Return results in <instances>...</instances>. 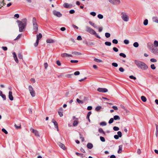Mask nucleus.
I'll list each match as a JSON object with an SVG mask.
<instances>
[{
  "label": "nucleus",
  "instance_id": "f257e3e1",
  "mask_svg": "<svg viewBox=\"0 0 158 158\" xmlns=\"http://www.w3.org/2000/svg\"><path fill=\"white\" fill-rule=\"evenodd\" d=\"M27 20L26 18L23 19L22 21L18 20L17 22L19 27V31L20 32H22L24 31L25 27L26 25Z\"/></svg>",
  "mask_w": 158,
  "mask_h": 158
},
{
  "label": "nucleus",
  "instance_id": "09e8293b",
  "mask_svg": "<svg viewBox=\"0 0 158 158\" xmlns=\"http://www.w3.org/2000/svg\"><path fill=\"white\" fill-rule=\"evenodd\" d=\"M117 135H118L119 137H121L122 136V132L120 131H118L117 132Z\"/></svg>",
  "mask_w": 158,
  "mask_h": 158
},
{
  "label": "nucleus",
  "instance_id": "0eeeda50",
  "mask_svg": "<svg viewBox=\"0 0 158 158\" xmlns=\"http://www.w3.org/2000/svg\"><path fill=\"white\" fill-rule=\"evenodd\" d=\"M37 40L36 42L34 44V45L35 47H37L39 44V40L42 37V35L41 33H39L38 35H37Z\"/></svg>",
  "mask_w": 158,
  "mask_h": 158
},
{
  "label": "nucleus",
  "instance_id": "72a5a7b5",
  "mask_svg": "<svg viewBox=\"0 0 158 158\" xmlns=\"http://www.w3.org/2000/svg\"><path fill=\"white\" fill-rule=\"evenodd\" d=\"M21 35H22V34H19L16 37V38L14 40H16L19 39L21 37Z\"/></svg>",
  "mask_w": 158,
  "mask_h": 158
},
{
  "label": "nucleus",
  "instance_id": "a18cd8bd",
  "mask_svg": "<svg viewBox=\"0 0 158 158\" xmlns=\"http://www.w3.org/2000/svg\"><path fill=\"white\" fill-rule=\"evenodd\" d=\"M2 131L4 133L6 134H8V132L4 128H3L2 130Z\"/></svg>",
  "mask_w": 158,
  "mask_h": 158
},
{
  "label": "nucleus",
  "instance_id": "680f3d73",
  "mask_svg": "<svg viewBox=\"0 0 158 158\" xmlns=\"http://www.w3.org/2000/svg\"><path fill=\"white\" fill-rule=\"evenodd\" d=\"M129 78L131 79H133L134 80H136V77H134L132 75H131L129 76Z\"/></svg>",
  "mask_w": 158,
  "mask_h": 158
},
{
  "label": "nucleus",
  "instance_id": "58836bf2",
  "mask_svg": "<svg viewBox=\"0 0 158 158\" xmlns=\"http://www.w3.org/2000/svg\"><path fill=\"white\" fill-rule=\"evenodd\" d=\"M98 17L100 19H102L103 18V16L102 14H99L98 15Z\"/></svg>",
  "mask_w": 158,
  "mask_h": 158
},
{
  "label": "nucleus",
  "instance_id": "6ab92c4d",
  "mask_svg": "<svg viewBox=\"0 0 158 158\" xmlns=\"http://www.w3.org/2000/svg\"><path fill=\"white\" fill-rule=\"evenodd\" d=\"M60 111H59L58 112V114L61 117H62L63 116V108L61 107L60 108Z\"/></svg>",
  "mask_w": 158,
  "mask_h": 158
},
{
  "label": "nucleus",
  "instance_id": "69168bd1",
  "mask_svg": "<svg viewBox=\"0 0 158 158\" xmlns=\"http://www.w3.org/2000/svg\"><path fill=\"white\" fill-rule=\"evenodd\" d=\"M77 40H82V38L80 35H79L77 37Z\"/></svg>",
  "mask_w": 158,
  "mask_h": 158
},
{
  "label": "nucleus",
  "instance_id": "338daca9",
  "mask_svg": "<svg viewBox=\"0 0 158 158\" xmlns=\"http://www.w3.org/2000/svg\"><path fill=\"white\" fill-rule=\"evenodd\" d=\"M78 60H71L70 62L72 63H77L78 62Z\"/></svg>",
  "mask_w": 158,
  "mask_h": 158
},
{
  "label": "nucleus",
  "instance_id": "bb28decb",
  "mask_svg": "<svg viewBox=\"0 0 158 158\" xmlns=\"http://www.w3.org/2000/svg\"><path fill=\"white\" fill-rule=\"evenodd\" d=\"M113 118L114 120H119L120 119L119 116L117 115L114 116Z\"/></svg>",
  "mask_w": 158,
  "mask_h": 158
},
{
  "label": "nucleus",
  "instance_id": "9d476101",
  "mask_svg": "<svg viewBox=\"0 0 158 158\" xmlns=\"http://www.w3.org/2000/svg\"><path fill=\"white\" fill-rule=\"evenodd\" d=\"M97 90L100 92L106 93L108 92V89L105 88H99Z\"/></svg>",
  "mask_w": 158,
  "mask_h": 158
},
{
  "label": "nucleus",
  "instance_id": "39448f33",
  "mask_svg": "<svg viewBox=\"0 0 158 158\" xmlns=\"http://www.w3.org/2000/svg\"><path fill=\"white\" fill-rule=\"evenodd\" d=\"M85 30L87 32H89L91 34L94 35V34H96V32L94 30L88 26H86V27Z\"/></svg>",
  "mask_w": 158,
  "mask_h": 158
},
{
  "label": "nucleus",
  "instance_id": "20e7f679",
  "mask_svg": "<svg viewBox=\"0 0 158 158\" xmlns=\"http://www.w3.org/2000/svg\"><path fill=\"white\" fill-rule=\"evenodd\" d=\"M121 17L124 21L127 22L129 20V17L126 13L122 12L121 14Z\"/></svg>",
  "mask_w": 158,
  "mask_h": 158
},
{
  "label": "nucleus",
  "instance_id": "a211bd4d",
  "mask_svg": "<svg viewBox=\"0 0 158 158\" xmlns=\"http://www.w3.org/2000/svg\"><path fill=\"white\" fill-rule=\"evenodd\" d=\"M58 145L59 146L60 148H62V149H63V150L65 149V147L64 145L62 143H61L60 142H58Z\"/></svg>",
  "mask_w": 158,
  "mask_h": 158
},
{
  "label": "nucleus",
  "instance_id": "9b49d317",
  "mask_svg": "<svg viewBox=\"0 0 158 158\" xmlns=\"http://www.w3.org/2000/svg\"><path fill=\"white\" fill-rule=\"evenodd\" d=\"M31 132L33 133L35 136L39 137H40L38 131L32 128L31 129Z\"/></svg>",
  "mask_w": 158,
  "mask_h": 158
},
{
  "label": "nucleus",
  "instance_id": "4468645a",
  "mask_svg": "<svg viewBox=\"0 0 158 158\" xmlns=\"http://www.w3.org/2000/svg\"><path fill=\"white\" fill-rule=\"evenodd\" d=\"M52 122L53 123L54 125H55V127L56 128L57 131H59L58 125L57 122L54 119H52Z\"/></svg>",
  "mask_w": 158,
  "mask_h": 158
},
{
  "label": "nucleus",
  "instance_id": "c9c22d12",
  "mask_svg": "<svg viewBox=\"0 0 158 158\" xmlns=\"http://www.w3.org/2000/svg\"><path fill=\"white\" fill-rule=\"evenodd\" d=\"M98 131L100 133H102L104 134H105V132L104 131L103 129L101 128H100L99 129Z\"/></svg>",
  "mask_w": 158,
  "mask_h": 158
},
{
  "label": "nucleus",
  "instance_id": "7c9ffc66",
  "mask_svg": "<svg viewBox=\"0 0 158 158\" xmlns=\"http://www.w3.org/2000/svg\"><path fill=\"white\" fill-rule=\"evenodd\" d=\"M75 153L77 156H81V158H83L84 157L83 154L79 153L77 152H76Z\"/></svg>",
  "mask_w": 158,
  "mask_h": 158
},
{
  "label": "nucleus",
  "instance_id": "c85d7f7f",
  "mask_svg": "<svg viewBox=\"0 0 158 158\" xmlns=\"http://www.w3.org/2000/svg\"><path fill=\"white\" fill-rule=\"evenodd\" d=\"M94 60L98 63H100L102 62V60L96 58H95L94 59Z\"/></svg>",
  "mask_w": 158,
  "mask_h": 158
},
{
  "label": "nucleus",
  "instance_id": "49530a36",
  "mask_svg": "<svg viewBox=\"0 0 158 158\" xmlns=\"http://www.w3.org/2000/svg\"><path fill=\"white\" fill-rule=\"evenodd\" d=\"M100 139L101 141L102 142H104L105 141V139L104 137L102 136H100Z\"/></svg>",
  "mask_w": 158,
  "mask_h": 158
},
{
  "label": "nucleus",
  "instance_id": "423d86ee",
  "mask_svg": "<svg viewBox=\"0 0 158 158\" xmlns=\"http://www.w3.org/2000/svg\"><path fill=\"white\" fill-rule=\"evenodd\" d=\"M28 89L31 96L32 97H34L35 95V91L34 90L33 88L31 85H29V86Z\"/></svg>",
  "mask_w": 158,
  "mask_h": 158
},
{
  "label": "nucleus",
  "instance_id": "79ce46f5",
  "mask_svg": "<svg viewBox=\"0 0 158 158\" xmlns=\"http://www.w3.org/2000/svg\"><path fill=\"white\" fill-rule=\"evenodd\" d=\"M105 36L106 38H109L110 37V34L109 33L106 32L105 34Z\"/></svg>",
  "mask_w": 158,
  "mask_h": 158
},
{
  "label": "nucleus",
  "instance_id": "412c9836",
  "mask_svg": "<svg viewBox=\"0 0 158 158\" xmlns=\"http://www.w3.org/2000/svg\"><path fill=\"white\" fill-rule=\"evenodd\" d=\"M87 147L88 148L91 149L93 147V145L91 143H88L87 145Z\"/></svg>",
  "mask_w": 158,
  "mask_h": 158
},
{
  "label": "nucleus",
  "instance_id": "7ed1b4c3",
  "mask_svg": "<svg viewBox=\"0 0 158 158\" xmlns=\"http://www.w3.org/2000/svg\"><path fill=\"white\" fill-rule=\"evenodd\" d=\"M33 30L37 32L38 30V26L37 23L36 19L35 18H33L32 20Z\"/></svg>",
  "mask_w": 158,
  "mask_h": 158
},
{
  "label": "nucleus",
  "instance_id": "473e14b6",
  "mask_svg": "<svg viewBox=\"0 0 158 158\" xmlns=\"http://www.w3.org/2000/svg\"><path fill=\"white\" fill-rule=\"evenodd\" d=\"M143 23L144 25L146 26L148 24V20L147 19H145L143 21Z\"/></svg>",
  "mask_w": 158,
  "mask_h": 158
},
{
  "label": "nucleus",
  "instance_id": "0e129e2a",
  "mask_svg": "<svg viewBox=\"0 0 158 158\" xmlns=\"http://www.w3.org/2000/svg\"><path fill=\"white\" fill-rule=\"evenodd\" d=\"M113 49L115 52H118V49L116 47H114Z\"/></svg>",
  "mask_w": 158,
  "mask_h": 158
},
{
  "label": "nucleus",
  "instance_id": "6e6d98bb",
  "mask_svg": "<svg viewBox=\"0 0 158 158\" xmlns=\"http://www.w3.org/2000/svg\"><path fill=\"white\" fill-rule=\"evenodd\" d=\"M150 61L152 62H156L157 61L156 59L154 58H152L150 59Z\"/></svg>",
  "mask_w": 158,
  "mask_h": 158
},
{
  "label": "nucleus",
  "instance_id": "c03bdc74",
  "mask_svg": "<svg viewBox=\"0 0 158 158\" xmlns=\"http://www.w3.org/2000/svg\"><path fill=\"white\" fill-rule=\"evenodd\" d=\"M119 56L123 57V58H125L126 57V55L125 54L122 53H120L119 54Z\"/></svg>",
  "mask_w": 158,
  "mask_h": 158
},
{
  "label": "nucleus",
  "instance_id": "cd10ccee",
  "mask_svg": "<svg viewBox=\"0 0 158 158\" xmlns=\"http://www.w3.org/2000/svg\"><path fill=\"white\" fill-rule=\"evenodd\" d=\"M141 100L144 102H146L147 101L146 98L145 96H141Z\"/></svg>",
  "mask_w": 158,
  "mask_h": 158
},
{
  "label": "nucleus",
  "instance_id": "e433bc0d",
  "mask_svg": "<svg viewBox=\"0 0 158 158\" xmlns=\"http://www.w3.org/2000/svg\"><path fill=\"white\" fill-rule=\"evenodd\" d=\"M105 44L106 46H110L111 45V44L110 42H106L105 43Z\"/></svg>",
  "mask_w": 158,
  "mask_h": 158
},
{
  "label": "nucleus",
  "instance_id": "6e6552de",
  "mask_svg": "<svg viewBox=\"0 0 158 158\" xmlns=\"http://www.w3.org/2000/svg\"><path fill=\"white\" fill-rule=\"evenodd\" d=\"M53 14L55 16L58 17H60L62 16V14L60 12L54 10L53 11Z\"/></svg>",
  "mask_w": 158,
  "mask_h": 158
},
{
  "label": "nucleus",
  "instance_id": "a19ab883",
  "mask_svg": "<svg viewBox=\"0 0 158 158\" xmlns=\"http://www.w3.org/2000/svg\"><path fill=\"white\" fill-rule=\"evenodd\" d=\"M123 42H124V43L126 44H128L129 43V40H127V39L125 40H124Z\"/></svg>",
  "mask_w": 158,
  "mask_h": 158
},
{
  "label": "nucleus",
  "instance_id": "e2e57ef3",
  "mask_svg": "<svg viewBox=\"0 0 158 158\" xmlns=\"http://www.w3.org/2000/svg\"><path fill=\"white\" fill-rule=\"evenodd\" d=\"M89 24L90 25H91L92 26H93V27H95V24H94V23H93L92 22H91V21H89Z\"/></svg>",
  "mask_w": 158,
  "mask_h": 158
},
{
  "label": "nucleus",
  "instance_id": "ddd939ff",
  "mask_svg": "<svg viewBox=\"0 0 158 158\" xmlns=\"http://www.w3.org/2000/svg\"><path fill=\"white\" fill-rule=\"evenodd\" d=\"M64 6L67 8H71L72 5V4H69L67 3H65L63 4Z\"/></svg>",
  "mask_w": 158,
  "mask_h": 158
},
{
  "label": "nucleus",
  "instance_id": "2f4dec72",
  "mask_svg": "<svg viewBox=\"0 0 158 158\" xmlns=\"http://www.w3.org/2000/svg\"><path fill=\"white\" fill-rule=\"evenodd\" d=\"M133 45L134 47L135 48H137L138 47H139V44L138 42H135L134 43Z\"/></svg>",
  "mask_w": 158,
  "mask_h": 158
},
{
  "label": "nucleus",
  "instance_id": "ea45409f",
  "mask_svg": "<svg viewBox=\"0 0 158 158\" xmlns=\"http://www.w3.org/2000/svg\"><path fill=\"white\" fill-rule=\"evenodd\" d=\"M92 112L91 111H89L87 114V116H86V118L87 119H89V116L91 114Z\"/></svg>",
  "mask_w": 158,
  "mask_h": 158
},
{
  "label": "nucleus",
  "instance_id": "393cba45",
  "mask_svg": "<svg viewBox=\"0 0 158 158\" xmlns=\"http://www.w3.org/2000/svg\"><path fill=\"white\" fill-rule=\"evenodd\" d=\"M156 126V131L155 132V135L156 137H157L158 135V125L156 124H155Z\"/></svg>",
  "mask_w": 158,
  "mask_h": 158
},
{
  "label": "nucleus",
  "instance_id": "bf43d9fd",
  "mask_svg": "<svg viewBox=\"0 0 158 158\" xmlns=\"http://www.w3.org/2000/svg\"><path fill=\"white\" fill-rule=\"evenodd\" d=\"M18 56L19 59H23V56L20 53H19L18 54Z\"/></svg>",
  "mask_w": 158,
  "mask_h": 158
},
{
  "label": "nucleus",
  "instance_id": "4be33fe9",
  "mask_svg": "<svg viewBox=\"0 0 158 158\" xmlns=\"http://www.w3.org/2000/svg\"><path fill=\"white\" fill-rule=\"evenodd\" d=\"M54 42V40L52 39H48L46 40V42L48 43H53Z\"/></svg>",
  "mask_w": 158,
  "mask_h": 158
},
{
  "label": "nucleus",
  "instance_id": "f8f14e48",
  "mask_svg": "<svg viewBox=\"0 0 158 158\" xmlns=\"http://www.w3.org/2000/svg\"><path fill=\"white\" fill-rule=\"evenodd\" d=\"M147 46L148 48L151 51L152 50V49L153 48V45L152 43L150 42H149L147 44Z\"/></svg>",
  "mask_w": 158,
  "mask_h": 158
},
{
  "label": "nucleus",
  "instance_id": "b1692460",
  "mask_svg": "<svg viewBox=\"0 0 158 158\" xmlns=\"http://www.w3.org/2000/svg\"><path fill=\"white\" fill-rule=\"evenodd\" d=\"M78 123V120H74L73 123V126L74 127L76 126L77 125Z\"/></svg>",
  "mask_w": 158,
  "mask_h": 158
},
{
  "label": "nucleus",
  "instance_id": "774afa93",
  "mask_svg": "<svg viewBox=\"0 0 158 158\" xmlns=\"http://www.w3.org/2000/svg\"><path fill=\"white\" fill-rule=\"evenodd\" d=\"M69 13L71 14H74L75 12V11L74 10H70V11H69Z\"/></svg>",
  "mask_w": 158,
  "mask_h": 158
},
{
  "label": "nucleus",
  "instance_id": "f3484780",
  "mask_svg": "<svg viewBox=\"0 0 158 158\" xmlns=\"http://www.w3.org/2000/svg\"><path fill=\"white\" fill-rule=\"evenodd\" d=\"M152 21L154 23H158V17L156 16H153L152 18Z\"/></svg>",
  "mask_w": 158,
  "mask_h": 158
},
{
  "label": "nucleus",
  "instance_id": "f03ea898",
  "mask_svg": "<svg viewBox=\"0 0 158 158\" xmlns=\"http://www.w3.org/2000/svg\"><path fill=\"white\" fill-rule=\"evenodd\" d=\"M135 63L138 68L143 70H147L148 68L147 65L144 62L138 60H135Z\"/></svg>",
  "mask_w": 158,
  "mask_h": 158
},
{
  "label": "nucleus",
  "instance_id": "052dcab7",
  "mask_svg": "<svg viewBox=\"0 0 158 158\" xmlns=\"http://www.w3.org/2000/svg\"><path fill=\"white\" fill-rule=\"evenodd\" d=\"M56 64L59 66H60L61 65V63L60 61L59 60H57L56 61Z\"/></svg>",
  "mask_w": 158,
  "mask_h": 158
},
{
  "label": "nucleus",
  "instance_id": "dca6fc26",
  "mask_svg": "<svg viewBox=\"0 0 158 158\" xmlns=\"http://www.w3.org/2000/svg\"><path fill=\"white\" fill-rule=\"evenodd\" d=\"M12 54L13 55V57L14 58V59L16 62V63H19V60L18 59L17 56L15 52H13L12 53Z\"/></svg>",
  "mask_w": 158,
  "mask_h": 158
},
{
  "label": "nucleus",
  "instance_id": "a878e982",
  "mask_svg": "<svg viewBox=\"0 0 158 158\" xmlns=\"http://www.w3.org/2000/svg\"><path fill=\"white\" fill-rule=\"evenodd\" d=\"M153 45L155 48H157L158 47V41L155 40L154 42Z\"/></svg>",
  "mask_w": 158,
  "mask_h": 158
},
{
  "label": "nucleus",
  "instance_id": "1a4fd4ad",
  "mask_svg": "<svg viewBox=\"0 0 158 158\" xmlns=\"http://www.w3.org/2000/svg\"><path fill=\"white\" fill-rule=\"evenodd\" d=\"M152 53L155 55H158V49L156 48H153L150 51Z\"/></svg>",
  "mask_w": 158,
  "mask_h": 158
},
{
  "label": "nucleus",
  "instance_id": "c756f323",
  "mask_svg": "<svg viewBox=\"0 0 158 158\" xmlns=\"http://www.w3.org/2000/svg\"><path fill=\"white\" fill-rule=\"evenodd\" d=\"M102 108V107L101 106H98L96 107L95 110L96 111H99Z\"/></svg>",
  "mask_w": 158,
  "mask_h": 158
},
{
  "label": "nucleus",
  "instance_id": "de8ad7c7",
  "mask_svg": "<svg viewBox=\"0 0 158 158\" xmlns=\"http://www.w3.org/2000/svg\"><path fill=\"white\" fill-rule=\"evenodd\" d=\"M113 130L115 131H118L119 130L118 127L116 126H114L113 128Z\"/></svg>",
  "mask_w": 158,
  "mask_h": 158
},
{
  "label": "nucleus",
  "instance_id": "f704fd0d",
  "mask_svg": "<svg viewBox=\"0 0 158 158\" xmlns=\"http://www.w3.org/2000/svg\"><path fill=\"white\" fill-rule=\"evenodd\" d=\"M72 54L75 55H81V53L77 52H72Z\"/></svg>",
  "mask_w": 158,
  "mask_h": 158
},
{
  "label": "nucleus",
  "instance_id": "8fccbe9b",
  "mask_svg": "<svg viewBox=\"0 0 158 158\" xmlns=\"http://www.w3.org/2000/svg\"><path fill=\"white\" fill-rule=\"evenodd\" d=\"M114 118H111L110 119V120H109V122H108L109 123V124H111V123H113V121H114Z\"/></svg>",
  "mask_w": 158,
  "mask_h": 158
},
{
  "label": "nucleus",
  "instance_id": "5fc2aeb1",
  "mask_svg": "<svg viewBox=\"0 0 158 158\" xmlns=\"http://www.w3.org/2000/svg\"><path fill=\"white\" fill-rule=\"evenodd\" d=\"M151 68L153 70L155 69L156 68V67L154 64H152L151 65Z\"/></svg>",
  "mask_w": 158,
  "mask_h": 158
},
{
  "label": "nucleus",
  "instance_id": "aec40b11",
  "mask_svg": "<svg viewBox=\"0 0 158 158\" xmlns=\"http://www.w3.org/2000/svg\"><path fill=\"white\" fill-rule=\"evenodd\" d=\"M0 96L2 98L3 100H6V95L2 94V92L0 90Z\"/></svg>",
  "mask_w": 158,
  "mask_h": 158
},
{
  "label": "nucleus",
  "instance_id": "37998d69",
  "mask_svg": "<svg viewBox=\"0 0 158 158\" xmlns=\"http://www.w3.org/2000/svg\"><path fill=\"white\" fill-rule=\"evenodd\" d=\"M77 102L79 104H82L83 103V102L79 100L78 98H77L76 100Z\"/></svg>",
  "mask_w": 158,
  "mask_h": 158
},
{
  "label": "nucleus",
  "instance_id": "864d4df0",
  "mask_svg": "<svg viewBox=\"0 0 158 158\" xmlns=\"http://www.w3.org/2000/svg\"><path fill=\"white\" fill-rule=\"evenodd\" d=\"M68 54L66 53H64L61 54V56L63 57L68 56Z\"/></svg>",
  "mask_w": 158,
  "mask_h": 158
},
{
  "label": "nucleus",
  "instance_id": "4d7b16f0",
  "mask_svg": "<svg viewBox=\"0 0 158 158\" xmlns=\"http://www.w3.org/2000/svg\"><path fill=\"white\" fill-rule=\"evenodd\" d=\"M90 15H92L93 16H95L96 15V13L94 12H92L90 13Z\"/></svg>",
  "mask_w": 158,
  "mask_h": 158
},
{
  "label": "nucleus",
  "instance_id": "5701e85b",
  "mask_svg": "<svg viewBox=\"0 0 158 158\" xmlns=\"http://www.w3.org/2000/svg\"><path fill=\"white\" fill-rule=\"evenodd\" d=\"M123 146L120 145L119 146V149L118 151V153H120L122 152Z\"/></svg>",
  "mask_w": 158,
  "mask_h": 158
},
{
  "label": "nucleus",
  "instance_id": "4c0bfd02",
  "mask_svg": "<svg viewBox=\"0 0 158 158\" xmlns=\"http://www.w3.org/2000/svg\"><path fill=\"white\" fill-rule=\"evenodd\" d=\"M118 41L117 40L114 39L112 40V43L113 44H117L118 43Z\"/></svg>",
  "mask_w": 158,
  "mask_h": 158
},
{
  "label": "nucleus",
  "instance_id": "2eb2a0df",
  "mask_svg": "<svg viewBox=\"0 0 158 158\" xmlns=\"http://www.w3.org/2000/svg\"><path fill=\"white\" fill-rule=\"evenodd\" d=\"M111 4L115 5H119L121 3L120 0H113Z\"/></svg>",
  "mask_w": 158,
  "mask_h": 158
},
{
  "label": "nucleus",
  "instance_id": "3c124183",
  "mask_svg": "<svg viewBox=\"0 0 158 158\" xmlns=\"http://www.w3.org/2000/svg\"><path fill=\"white\" fill-rule=\"evenodd\" d=\"M100 124L102 126H105L106 125V123L105 122H102L100 123Z\"/></svg>",
  "mask_w": 158,
  "mask_h": 158
},
{
  "label": "nucleus",
  "instance_id": "13d9d810",
  "mask_svg": "<svg viewBox=\"0 0 158 158\" xmlns=\"http://www.w3.org/2000/svg\"><path fill=\"white\" fill-rule=\"evenodd\" d=\"M119 70L121 72H123L124 71V69L122 67H120Z\"/></svg>",
  "mask_w": 158,
  "mask_h": 158
},
{
  "label": "nucleus",
  "instance_id": "603ef678",
  "mask_svg": "<svg viewBox=\"0 0 158 158\" xmlns=\"http://www.w3.org/2000/svg\"><path fill=\"white\" fill-rule=\"evenodd\" d=\"M112 65L113 66L115 67H117L118 66V64L116 63H113L112 64Z\"/></svg>",
  "mask_w": 158,
  "mask_h": 158
}]
</instances>
